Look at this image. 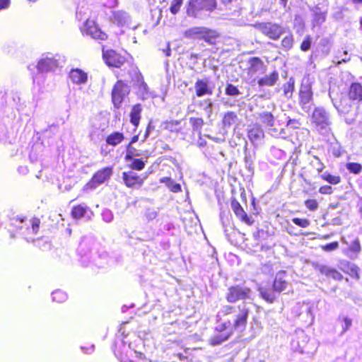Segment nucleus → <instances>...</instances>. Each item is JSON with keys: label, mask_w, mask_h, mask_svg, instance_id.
Here are the masks:
<instances>
[{"label": "nucleus", "mask_w": 362, "mask_h": 362, "mask_svg": "<svg viewBox=\"0 0 362 362\" xmlns=\"http://www.w3.org/2000/svg\"><path fill=\"white\" fill-rule=\"evenodd\" d=\"M292 221L296 226L300 228H307L310 226V221L307 218H293Z\"/></svg>", "instance_id": "47"}, {"label": "nucleus", "mask_w": 362, "mask_h": 362, "mask_svg": "<svg viewBox=\"0 0 362 362\" xmlns=\"http://www.w3.org/2000/svg\"><path fill=\"white\" fill-rule=\"evenodd\" d=\"M126 155L124 156V160L126 161L131 160L132 158L134 156H139L136 149L131 144V143H128L126 146Z\"/></svg>", "instance_id": "38"}, {"label": "nucleus", "mask_w": 362, "mask_h": 362, "mask_svg": "<svg viewBox=\"0 0 362 362\" xmlns=\"http://www.w3.org/2000/svg\"><path fill=\"white\" fill-rule=\"evenodd\" d=\"M163 150H170V146L168 144H164L162 147Z\"/></svg>", "instance_id": "61"}, {"label": "nucleus", "mask_w": 362, "mask_h": 362, "mask_svg": "<svg viewBox=\"0 0 362 362\" xmlns=\"http://www.w3.org/2000/svg\"><path fill=\"white\" fill-rule=\"evenodd\" d=\"M52 300L58 303L64 302L66 300V294L61 291L56 290L52 293Z\"/></svg>", "instance_id": "40"}, {"label": "nucleus", "mask_w": 362, "mask_h": 362, "mask_svg": "<svg viewBox=\"0 0 362 362\" xmlns=\"http://www.w3.org/2000/svg\"><path fill=\"white\" fill-rule=\"evenodd\" d=\"M132 162L129 165V168L133 170L141 171L144 169L146 162L141 158H134L131 160Z\"/></svg>", "instance_id": "35"}, {"label": "nucleus", "mask_w": 362, "mask_h": 362, "mask_svg": "<svg viewBox=\"0 0 362 362\" xmlns=\"http://www.w3.org/2000/svg\"><path fill=\"white\" fill-rule=\"evenodd\" d=\"M331 269L332 268L325 265H322L319 267V272H320V274L325 276L326 277L329 276Z\"/></svg>", "instance_id": "53"}, {"label": "nucleus", "mask_w": 362, "mask_h": 362, "mask_svg": "<svg viewBox=\"0 0 362 362\" xmlns=\"http://www.w3.org/2000/svg\"><path fill=\"white\" fill-rule=\"evenodd\" d=\"M248 72L254 74L259 69L265 68L263 61L258 57H252L248 59Z\"/></svg>", "instance_id": "27"}, {"label": "nucleus", "mask_w": 362, "mask_h": 362, "mask_svg": "<svg viewBox=\"0 0 362 362\" xmlns=\"http://www.w3.org/2000/svg\"><path fill=\"white\" fill-rule=\"evenodd\" d=\"M262 123L267 127H272L274 124V117L270 112H263L259 114Z\"/></svg>", "instance_id": "33"}, {"label": "nucleus", "mask_w": 362, "mask_h": 362, "mask_svg": "<svg viewBox=\"0 0 362 362\" xmlns=\"http://www.w3.org/2000/svg\"><path fill=\"white\" fill-rule=\"evenodd\" d=\"M189 124L194 131H200L204 124V121L201 117H190Z\"/></svg>", "instance_id": "39"}, {"label": "nucleus", "mask_w": 362, "mask_h": 362, "mask_svg": "<svg viewBox=\"0 0 362 362\" xmlns=\"http://www.w3.org/2000/svg\"><path fill=\"white\" fill-rule=\"evenodd\" d=\"M283 94L285 98L290 99L292 98L295 90V80L291 77L286 83L282 85Z\"/></svg>", "instance_id": "29"}, {"label": "nucleus", "mask_w": 362, "mask_h": 362, "mask_svg": "<svg viewBox=\"0 0 362 362\" xmlns=\"http://www.w3.org/2000/svg\"><path fill=\"white\" fill-rule=\"evenodd\" d=\"M139 140V134L134 135L129 143H131V144H133L136 142H137Z\"/></svg>", "instance_id": "58"}, {"label": "nucleus", "mask_w": 362, "mask_h": 362, "mask_svg": "<svg viewBox=\"0 0 362 362\" xmlns=\"http://www.w3.org/2000/svg\"><path fill=\"white\" fill-rule=\"evenodd\" d=\"M320 177L325 182L331 185H338L341 182V178L339 175H333L328 172H325L320 175Z\"/></svg>", "instance_id": "34"}, {"label": "nucleus", "mask_w": 362, "mask_h": 362, "mask_svg": "<svg viewBox=\"0 0 362 362\" xmlns=\"http://www.w3.org/2000/svg\"><path fill=\"white\" fill-rule=\"evenodd\" d=\"M339 321L341 322L342 333L346 332L352 325V320L347 316L339 317Z\"/></svg>", "instance_id": "41"}, {"label": "nucleus", "mask_w": 362, "mask_h": 362, "mask_svg": "<svg viewBox=\"0 0 362 362\" xmlns=\"http://www.w3.org/2000/svg\"><path fill=\"white\" fill-rule=\"evenodd\" d=\"M304 204H305V206H306V208L311 211H314L317 210L318 208V206H319L317 200L314 199H306L304 202Z\"/></svg>", "instance_id": "46"}, {"label": "nucleus", "mask_w": 362, "mask_h": 362, "mask_svg": "<svg viewBox=\"0 0 362 362\" xmlns=\"http://www.w3.org/2000/svg\"><path fill=\"white\" fill-rule=\"evenodd\" d=\"M154 129V127L152 125V121H150L146 128V131L144 135V140L146 139L151 131Z\"/></svg>", "instance_id": "52"}, {"label": "nucleus", "mask_w": 362, "mask_h": 362, "mask_svg": "<svg viewBox=\"0 0 362 362\" xmlns=\"http://www.w3.org/2000/svg\"><path fill=\"white\" fill-rule=\"evenodd\" d=\"M57 66V60L52 58L41 59L37 63V69L42 72H47Z\"/></svg>", "instance_id": "26"}, {"label": "nucleus", "mask_w": 362, "mask_h": 362, "mask_svg": "<svg viewBox=\"0 0 362 362\" xmlns=\"http://www.w3.org/2000/svg\"><path fill=\"white\" fill-rule=\"evenodd\" d=\"M129 93L126 89V84L122 80L117 81L111 93L112 102L115 108L119 109L122 103L125 96Z\"/></svg>", "instance_id": "10"}, {"label": "nucleus", "mask_w": 362, "mask_h": 362, "mask_svg": "<svg viewBox=\"0 0 362 362\" xmlns=\"http://www.w3.org/2000/svg\"><path fill=\"white\" fill-rule=\"evenodd\" d=\"M318 191L322 194H331L333 193V189L330 185L321 186Z\"/></svg>", "instance_id": "51"}, {"label": "nucleus", "mask_w": 362, "mask_h": 362, "mask_svg": "<svg viewBox=\"0 0 362 362\" xmlns=\"http://www.w3.org/2000/svg\"><path fill=\"white\" fill-rule=\"evenodd\" d=\"M346 168L350 173L354 174H359L362 171V165L356 162L348 163Z\"/></svg>", "instance_id": "43"}, {"label": "nucleus", "mask_w": 362, "mask_h": 362, "mask_svg": "<svg viewBox=\"0 0 362 362\" xmlns=\"http://www.w3.org/2000/svg\"><path fill=\"white\" fill-rule=\"evenodd\" d=\"M251 295L252 289L250 288L237 284L228 288L225 298L228 303H233L238 300L250 299Z\"/></svg>", "instance_id": "6"}, {"label": "nucleus", "mask_w": 362, "mask_h": 362, "mask_svg": "<svg viewBox=\"0 0 362 362\" xmlns=\"http://www.w3.org/2000/svg\"><path fill=\"white\" fill-rule=\"evenodd\" d=\"M125 136L122 132H112L109 134L105 138V142L107 145L111 146H116L124 140Z\"/></svg>", "instance_id": "25"}, {"label": "nucleus", "mask_w": 362, "mask_h": 362, "mask_svg": "<svg viewBox=\"0 0 362 362\" xmlns=\"http://www.w3.org/2000/svg\"><path fill=\"white\" fill-rule=\"evenodd\" d=\"M237 329L230 320L221 322L214 329V334L209 339V344L216 346L222 344L232 337Z\"/></svg>", "instance_id": "4"}, {"label": "nucleus", "mask_w": 362, "mask_h": 362, "mask_svg": "<svg viewBox=\"0 0 362 362\" xmlns=\"http://www.w3.org/2000/svg\"><path fill=\"white\" fill-rule=\"evenodd\" d=\"M346 95L353 104L362 102V85L359 82H353L348 88Z\"/></svg>", "instance_id": "14"}, {"label": "nucleus", "mask_w": 362, "mask_h": 362, "mask_svg": "<svg viewBox=\"0 0 362 362\" xmlns=\"http://www.w3.org/2000/svg\"><path fill=\"white\" fill-rule=\"evenodd\" d=\"M288 286L286 272L280 270L276 273L271 287L258 288L259 297L266 303L272 304L277 300L278 295L286 291Z\"/></svg>", "instance_id": "1"}, {"label": "nucleus", "mask_w": 362, "mask_h": 362, "mask_svg": "<svg viewBox=\"0 0 362 362\" xmlns=\"http://www.w3.org/2000/svg\"><path fill=\"white\" fill-rule=\"evenodd\" d=\"M311 37L309 35L306 36L300 43V49L303 52L308 51L311 47Z\"/></svg>", "instance_id": "49"}, {"label": "nucleus", "mask_w": 362, "mask_h": 362, "mask_svg": "<svg viewBox=\"0 0 362 362\" xmlns=\"http://www.w3.org/2000/svg\"><path fill=\"white\" fill-rule=\"evenodd\" d=\"M279 80V73L274 71L268 75L259 78L257 84L259 86H273Z\"/></svg>", "instance_id": "22"}, {"label": "nucleus", "mask_w": 362, "mask_h": 362, "mask_svg": "<svg viewBox=\"0 0 362 362\" xmlns=\"http://www.w3.org/2000/svg\"><path fill=\"white\" fill-rule=\"evenodd\" d=\"M24 221L25 218L21 217H14L11 219L8 230L11 238H15L16 236V233L23 229V223Z\"/></svg>", "instance_id": "23"}, {"label": "nucleus", "mask_w": 362, "mask_h": 362, "mask_svg": "<svg viewBox=\"0 0 362 362\" xmlns=\"http://www.w3.org/2000/svg\"><path fill=\"white\" fill-rule=\"evenodd\" d=\"M359 23H360L361 28H362V17L359 20Z\"/></svg>", "instance_id": "64"}, {"label": "nucleus", "mask_w": 362, "mask_h": 362, "mask_svg": "<svg viewBox=\"0 0 362 362\" xmlns=\"http://www.w3.org/2000/svg\"><path fill=\"white\" fill-rule=\"evenodd\" d=\"M130 69L131 71H129V74H131L132 73L136 78V79L141 82V85L144 86V88L147 87L146 83L144 82V78L141 72L139 71L138 67L134 65V64H130Z\"/></svg>", "instance_id": "37"}, {"label": "nucleus", "mask_w": 362, "mask_h": 362, "mask_svg": "<svg viewBox=\"0 0 362 362\" xmlns=\"http://www.w3.org/2000/svg\"><path fill=\"white\" fill-rule=\"evenodd\" d=\"M113 168L107 166L97 170L86 184V189H93L108 180L112 175Z\"/></svg>", "instance_id": "8"}, {"label": "nucleus", "mask_w": 362, "mask_h": 362, "mask_svg": "<svg viewBox=\"0 0 362 362\" xmlns=\"http://www.w3.org/2000/svg\"><path fill=\"white\" fill-rule=\"evenodd\" d=\"M220 1L223 4H229L233 1V0H220Z\"/></svg>", "instance_id": "60"}, {"label": "nucleus", "mask_w": 362, "mask_h": 362, "mask_svg": "<svg viewBox=\"0 0 362 362\" xmlns=\"http://www.w3.org/2000/svg\"><path fill=\"white\" fill-rule=\"evenodd\" d=\"M230 206L235 216L241 222L248 226H252L254 223V220L246 213L240 202L235 198L231 199Z\"/></svg>", "instance_id": "13"}, {"label": "nucleus", "mask_w": 362, "mask_h": 362, "mask_svg": "<svg viewBox=\"0 0 362 362\" xmlns=\"http://www.w3.org/2000/svg\"><path fill=\"white\" fill-rule=\"evenodd\" d=\"M225 93L226 95L230 96H236L240 94V91L238 87L233 85L232 83L226 84Z\"/></svg>", "instance_id": "44"}, {"label": "nucleus", "mask_w": 362, "mask_h": 362, "mask_svg": "<svg viewBox=\"0 0 362 362\" xmlns=\"http://www.w3.org/2000/svg\"><path fill=\"white\" fill-rule=\"evenodd\" d=\"M342 243L346 245V253L358 255L362 250L359 238L354 234L348 235L342 238Z\"/></svg>", "instance_id": "12"}, {"label": "nucleus", "mask_w": 362, "mask_h": 362, "mask_svg": "<svg viewBox=\"0 0 362 362\" xmlns=\"http://www.w3.org/2000/svg\"><path fill=\"white\" fill-rule=\"evenodd\" d=\"M89 209L85 204L75 205L71 210V216L74 219H80L83 218Z\"/></svg>", "instance_id": "28"}, {"label": "nucleus", "mask_w": 362, "mask_h": 362, "mask_svg": "<svg viewBox=\"0 0 362 362\" xmlns=\"http://www.w3.org/2000/svg\"><path fill=\"white\" fill-rule=\"evenodd\" d=\"M10 2V0H0V10L8 8Z\"/></svg>", "instance_id": "54"}, {"label": "nucleus", "mask_w": 362, "mask_h": 362, "mask_svg": "<svg viewBox=\"0 0 362 362\" xmlns=\"http://www.w3.org/2000/svg\"><path fill=\"white\" fill-rule=\"evenodd\" d=\"M342 271L353 279L356 280L360 279V269L356 264L352 262H346L344 263Z\"/></svg>", "instance_id": "24"}, {"label": "nucleus", "mask_w": 362, "mask_h": 362, "mask_svg": "<svg viewBox=\"0 0 362 362\" xmlns=\"http://www.w3.org/2000/svg\"><path fill=\"white\" fill-rule=\"evenodd\" d=\"M354 4H362V0H352Z\"/></svg>", "instance_id": "63"}, {"label": "nucleus", "mask_w": 362, "mask_h": 362, "mask_svg": "<svg viewBox=\"0 0 362 362\" xmlns=\"http://www.w3.org/2000/svg\"><path fill=\"white\" fill-rule=\"evenodd\" d=\"M160 182L165 184L169 189L175 193L182 191L181 185L179 183H175L169 177H164L160 179Z\"/></svg>", "instance_id": "32"}, {"label": "nucleus", "mask_w": 362, "mask_h": 362, "mask_svg": "<svg viewBox=\"0 0 362 362\" xmlns=\"http://www.w3.org/2000/svg\"><path fill=\"white\" fill-rule=\"evenodd\" d=\"M81 31L83 34H86L95 40L105 41L108 38L107 34L100 29L94 20L90 18L86 20Z\"/></svg>", "instance_id": "9"}, {"label": "nucleus", "mask_w": 362, "mask_h": 362, "mask_svg": "<svg viewBox=\"0 0 362 362\" xmlns=\"http://www.w3.org/2000/svg\"><path fill=\"white\" fill-rule=\"evenodd\" d=\"M223 317L233 315V320L231 325L237 329L244 331L247 325L250 309L246 303L238 305H226L220 311Z\"/></svg>", "instance_id": "2"}, {"label": "nucleus", "mask_w": 362, "mask_h": 362, "mask_svg": "<svg viewBox=\"0 0 362 362\" xmlns=\"http://www.w3.org/2000/svg\"><path fill=\"white\" fill-rule=\"evenodd\" d=\"M69 77L71 82L76 84L85 83L88 81L87 73L78 68L71 69L69 73Z\"/></svg>", "instance_id": "18"}, {"label": "nucleus", "mask_w": 362, "mask_h": 362, "mask_svg": "<svg viewBox=\"0 0 362 362\" xmlns=\"http://www.w3.org/2000/svg\"><path fill=\"white\" fill-rule=\"evenodd\" d=\"M196 96L200 98L206 95H211L212 89L206 80L198 79L194 83Z\"/></svg>", "instance_id": "17"}, {"label": "nucleus", "mask_w": 362, "mask_h": 362, "mask_svg": "<svg viewBox=\"0 0 362 362\" xmlns=\"http://www.w3.org/2000/svg\"><path fill=\"white\" fill-rule=\"evenodd\" d=\"M315 158L317 160V164H318V166L317 168V171L318 173H320L324 170L325 165L321 162V160L317 157H315Z\"/></svg>", "instance_id": "55"}, {"label": "nucleus", "mask_w": 362, "mask_h": 362, "mask_svg": "<svg viewBox=\"0 0 362 362\" xmlns=\"http://www.w3.org/2000/svg\"><path fill=\"white\" fill-rule=\"evenodd\" d=\"M184 0H172L170 11L173 15H176L180 11Z\"/></svg>", "instance_id": "42"}, {"label": "nucleus", "mask_w": 362, "mask_h": 362, "mask_svg": "<svg viewBox=\"0 0 362 362\" xmlns=\"http://www.w3.org/2000/svg\"><path fill=\"white\" fill-rule=\"evenodd\" d=\"M247 137L253 144H257L259 141L264 139V134L263 130L258 124H254L247 131Z\"/></svg>", "instance_id": "20"}, {"label": "nucleus", "mask_w": 362, "mask_h": 362, "mask_svg": "<svg viewBox=\"0 0 362 362\" xmlns=\"http://www.w3.org/2000/svg\"><path fill=\"white\" fill-rule=\"evenodd\" d=\"M216 0H188L186 6V14L193 18L199 17L204 11L212 12L217 8Z\"/></svg>", "instance_id": "3"}, {"label": "nucleus", "mask_w": 362, "mask_h": 362, "mask_svg": "<svg viewBox=\"0 0 362 362\" xmlns=\"http://www.w3.org/2000/svg\"><path fill=\"white\" fill-rule=\"evenodd\" d=\"M143 107L141 104L136 103L132 106L131 110L129 112V118L131 124L136 129L140 123V120L141 118V112Z\"/></svg>", "instance_id": "19"}, {"label": "nucleus", "mask_w": 362, "mask_h": 362, "mask_svg": "<svg viewBox=\"0 0 362 362\" xmlns=\"http://www.w3.org/2000/svg\"><path fill=\"white\" fill-rule=\"evenodd\" d=\"M299 104L301 107L310 103L313 101V93L312 85L309 82L302 83L299 89Z\"/></svg>", "instance_id": "15"}, {"label": "nucleus", "mask_w": 362, "mask_h": 362, "mask_svg": "<svg viewBox=\"0 0 362 362\" xmlns=\"http://www.w3.org/2000/svg\"><path fill=\"white\" fill-rule=\"evenodd\" d=\"M102 56L105 64L109 67L120 68L127 62V58L124 54L112 49H103Z\"/></svg>", "instance_id": "7"}, {"label": "nucleus", "mask_w": 362, "mask_h": 362, "mask_svg": "<svg viewBox=\"0 0 362 362\" xmlns=\"http://www.w3.org/2000/svg\"><path fill=\"white\" fill-rule=\"evenodd\" d=\"M220 37V33L214 29L204 27L202 39L211 45H216L217 40Z\"/></svg>", "instance_id": "21"}, {"label": "nucleus", "mask_w": 362, "mask_h": 362, "mask_svg": "<svg viewBox=\"0 0 362 362\" xmlns=\"http://www.w3.org/2000/svg\"><path fill=\"white\" fill-rule=\"evenodd\" d=\"M122 178L127 188L135 189H139L143 186L146 177L129 170L123 172L122 173Z\"/></svg>", "instance_id": "11"}, {"label": "nucleus", "mask_w": 362, "mask_h": 362, "mask_svg": "<svg viewBox=\"0 0 362 362\" xmlns=\"http://www.w3.org/2000/svg\"><path fill=\"white\" fill-rule=\"evenodd\" d=\"M327 278H331L336 281H341L344 277L343 275L338 270H337L334 268H332Z\"/></svg>", "instance_id": "50"}, {"label": "nucleus", "mask_w": 362, "mask_h": 362, "mask_svg": "<svg viewBox=\"0 0 362 362\" xmlns=\"http://www.w3.org/2000/svg\"><path fill=\"white\" fill-rule=\"evenodd\" d=\"M300 338H305V337L303 334H302L301 336H298V341H297V343H298V348H299L300 351L301 353H303V352H304V347H305V346H300V343H299V342H300V341H299V339H300Z\"/></svg>", "instance_id": "57"}, {"label": "nucleus", "mask_w": 362, "mask_h": 362, "mask_svg": "<svg viewBox=\"0 0 362 362\" xmlns=\"http://www.w3.org/2000/svg\"><path fill=\"white\" fill-rule=\"evenodd\" d=\"M331 236H332V235L327 234V235H323L322 238V239H325V240H327V239L330 238H331Z\"/></svg>", "instance_id": "62"}, {"label": "nucleus", "mask_w": 362, "mask_h": 362, "mask_svg": "<svg viewBox=\"0 0 362 362\" xmlns=\"http://www.w3.org/2000/svg\"><path fill=\"white\" fill-rule=\"evenodd\" d=\"M237 120V114L235 112L230 111L224 114L222 124L224 127H230L231 125L235 124Z\"/></svg>", "instance_id": "31"}, {"label": "nucleus", "mask_w": 362, "mask_h": 362, "mask_svg": "<svg viewBox=\"0 0 362 362\" xmlns=\"http://www.w3.org/2000/svg\"><path fill=\"white\" fill-rule=\"evenodd\" d=\"M281 45L286 51L290 50L292 48L293 45V36L292 33H289L282 38Z\"/></svg>", "instance_id": "36"}, {"label": "nucleus", "mask_w": 362, "mask_h": 362, "mask_svg": "<svg viewBox=\"0 0 362 362\" xmlns=\"http://www.w3.org/2000/svg\"><path fill=\"white\" fill-rule=\"evenodd\" d=\"M280 1V4L284 7V8H286L287 6V4H288V0H279Z\"/></svg>", "instance_id": "59"}, {"label": "nucleus", "mask_w": 362, "mask_h": 362, "mask_svg": "<svg viewBox=\"0 0 362 362\" xmlns=\"http://www.w3.org/2000/svg\"><path fill=\"white\" fill-rule=\"evenodd\" d=\"M339 247V243L337 241L321 245V249L325 252L334 251Z\"/></svg>", "instance_id": "48"}, {"label": "nucleus", "mask_w": 362, "mask_h": 362, "mask_svg": "<svg viewBox=\"0 0 362 362\" xmlns=\"http://www.w3.org/2000/svg\"><path fill=\"white\" fill-rule=\"evenodd\" d=\"M204 27H192L186 30L184 36L186 38H199L202 39Z\"/></svg>", "instance_id": "30"}, {"label": "nucleus", "mask_w": 362, "mask_h": 362, "mask_svg": "<svg viewBox=\"0 0 362 362\" xmlns=\"http://www.w3.org/2000/svg\"><path fill=\"white\" fill-rule=\"evenodd\" d=\"M32 233L36 235L40 230V219L37 217H33L30 220Z\"/></svg>", "instance_id": "45"}, {"label": "nucleus", "mask_w": 362, "mask_h": 362, "mask_svg": "<svg viewBox=\"0 0 362 362\" xmlns=\"http://www.w3.org/2000/svg\"><path fill=\"white\" fill-rule=\"evenodd\" d=\"M178 124H180L179 120H171L170 122H166L167 127H172L173 125H178Z\"/></svg>", "instance_id": "56"}, {"label": "nucleus", "mask_w": 362, "mask_h": 362, "mask_svg": "<svg viewBox=\"0 0 362 362\" xmlns=\"http://www.w3.org/2000/svg\"><path fill=\"white\" fill-rule=\"evenodd\" d=\"M254 27L264 35L272 40H278L285 32L284 28L276 23L262 22L257 23Z\"/></svg>", "instance_id": "5"}, {"label": "nucleus", "mask_w": 362, "mask_h": 362, "mask_svg": "<svg viewBox=\"0 0 362 362\" xmlns=\"http://www.w3.org/2000/svg\"><path fill=\"white\" fill-rule=\"evenodd\" d=\"M312 122L321 129L329 124V117L326 111L321 108H315L312 114Z\"/></svg>", "instance_id": "16"}]
</instances>
